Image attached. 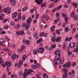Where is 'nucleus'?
<instances>
[{
    "label": "nucleus",
    "mask_w": 78,
    "mask_h": 78,
    "mask_svg": "<svg viewBox=\"0 0 78 78\" xmlns=\"http://www.w3.org/2000/svg\"><path fill=\"white\" fill-rule=\"evenodd\" d=\"M23 60H21L18 63L20 64V65H21V66H22V65H23Z\"/></svg>",
    "instance_id": "26"
},
{
    "label": "nucleus",
    "mask_w": 78,
    "mask_h": 78,
    "mask_svg": "<svg viewBox=\"0 0 78 78\" xmlns=\"http://www.w3.org/2000/svg\"><path fill=\"white\" fill-rule=\"evenodd\" d=\"M20 66H21V65L19 64V63H17V67L18 68H20Z\"/></svg>",
    "instance_id": "50"
},
{
    "label": "nucleus",
    "mask_w": 78,
    "mask_h": 78,
    "mask_svg": "<svg viewBox=\"0 0 78 78\" xmlns=\"http://www.w3.org/2000/svg\"><path fill=\"white\" fill-rule=\"evenodd\" d=\"M9 28V27L7 25L6 26H5L4 27V29H8V28Z\"/></svg>",
    "instance_id": "45"
},
{
    "label": "nucleus",
    "mask_w": 78,
    "mask_h": 78,
    "mask_svg": "<svg viewBox=\"0 0 78 78\" xmlns=\"http://www.w3.org/2000/svg\"><path fill=\"white\" fill-rule=\"evenodd\" d=\"M56 17H58L59 16V13H57L56 14Z\"/></svg>",
    "instance_id": "55"
},
{
    "label": "nucleus",
    "mask_w": 78,
    "mask_h": 78,
    "mask_svg": "<svg viewBox=\"0 0 78 78\" xmlns=\"http://www.w3.org/2000/svg\"><path fill=\"white\" fill-rule=\"evenodd\" d=\"M20 24L19 23H18L16 25V26H15L14 27V28L16 30H18V29H19L20 28Z\"/></svg>",
    "instance_id": "9"
},
{
    "label": "nucleus",
    "mask_w": 78,
    "mask_h": 78,
    "mask_svg": "<svg viewBox=\"0 0 78 78\" xmlns=\"http://www.w3.org/2000/svg\"><path fill=\"white\" fill-rule=\"evenodd\" d=\"M76 31V28H74L73 29V31L72 32V34H73V33H74Z\"/></svg>",
    "instance_id": "51"
},
{
    "label": "nucleus",
    "mask_w": 78,
    "mask_h": 78,
    "mask_svg": "<svg viewBox=\"0 0 78 78\" xmlns=\"http://www.w3.org/2000/svg\"><path fill=\"white\" fill-rule=\"evenodd\" d=\"M71 39H72V37H70L68 38V41L69 42H70V41H71Z\"/></svg>",
    "instance_id": "49"
},
{
    "label": "nucleus",
    "mask_w": 78,
    "mask_h": 78,
    "mask_svg": "<svg viewBox=\"0 0 78 78\" xmlns=\"http://www.w3.org/2000/svg\"><path fill=\"white\" fill-rule=\"evenodd\" d=\"M41 26L42 28H43V27H44V28H46V27H47V25L45 24V23H42L41 25Z\"/></svg>",
    "instance_id": "14"
},
{
    "label": "nucleus",
    "mask_w": 78,
    "mask_h": 78,
    "mask_svg": "<svg viewBox=\"0 0 78 78\" xmlns=\"http://www.w3.org/2000/svg\"><path fill=\"white\" fill-rule=\"evenodd\" d=\"M74 16H75V12H73L71 15V18H73L74 17Z\"/></svg>",
    "instance_id": "21"
},
{
    "label": "nucleus",
    "mask_w": 78,
    "mask_h": 78,
    "mask_svg": "<svg viewBox=\"0 0 78 78\" xmlns=\"http://www.w3.org/2000/svg\"><path fill=\"white\" fill-rule=\"evenodd\" d=\"M76 51L77 52H78V46H77L76 48Z\"/></svg>",
    "instance_id": "64"
},
{
    "label": "nucleus",
    "mask_w": 78,
    "mask_h": 78,
    "mask_svg": "<svg viewBox=\"0 0 78 78\" xmlns=\"http://www.w3.org/2000/svg\"><path fill=\"white\" fill-rule=\"evenodd\" d=\"M7 10H8V7H7V8H5L3 10V11H4V12H7Z\"/></svg>",
    "instance_id": "34"
},
{
    "label": "nucleus",
    "mask_w": 78,
    "mask_h": 78,
    "mask_svg": "<svg viewBox=\"0 0 78 78\" xmlns=\"http://www.w3.org/2000/svg\"><path fill=\"white\" fill-rule=\"evenodd\" d=\"M11 66V64L10 62H9L8 64V67H10Z\"/></svg>",
    "instance_id": "62"
},
{
    "label": "nucleus",
    "mask_w": 78,
    "mask_h": 78,
    "mask_svg": "<svg viewBox=\"0 0 78 78\" xmlns=\"http://www.w3.org/2000/svg\"><path fill=\"white\" fill-rule=\"evenodd\" d=\"M61 39V37H57V38H56V41L57 42H59V40Z\"/></svg>",
    "instance_id": "23"
},
{
    "label": "nucleus",
    "mask_w": 78,
    "mask_h": 78,
    "mask_svg": "<svg viewBox=\"0 0 78 78\" xmlns=\"http://www.w3.org/2000/svg\"><path fill=\"white\" fill-rule=\"evenodd\" d=\"M4 40L3 39H0V45H2L4 43Z\"/></svg>",
    "instance_id": "13"
},
{
    "label": "nucleus",
    "mask_w": 78,
    "mask_h": 78,
    "mask_svg": "<svg viewBox=\"0 0 78 78\" xmlns=\"http://www.w3.org/2000/svg\"><path fill=\"white\" fill-rule=\"evenodd\" d=\"M34 36L35 39H36L37 40L38 39V35L37 34V33H35L34 34Z\"/></svg>",
    "instance_id": "12"
},
{
    "label": "nucleus",
    "mask_w": 78,
    "mask_h": 78,
    "mask_svg": "<svg viewBox=\"0 0 78 78\" xmlns=\"http://www.w3.org/2000/svg\"><path fill=\"white\" fill-rule=\"evenodd\" d=\"M72 5L73 6H75V8H77L78 5H77V4H76V3H72Z\"/></svg>",
    "instance_id": "25"
},
{
    "label": "nucleus",
    "mask_w": 78,
    "mask_h": 78,
    "mask_svg": "<svg viewBox=\"0 0 78 78\" xmlns=\"http://www.w3.org/2000/svg\"><path fill=\"white\" fill-rule=\"evenodd\" d=\"M28 9V6H25L23 8L22 10L23 11H26L27 9Z\"/></svg>",
    "instance_id": "24"
},
{
    "label": "nucleus",
    "mask_w": 78,
    "mask_h": 78,
    "mask_svg": "<svg viewBox=\"0 0 78 78\" xmlns=\"http://www.w3.org/2000/svg\"><path fill=\"white\" fill-rule=\"evenodd\" d=\"M39 67L40 66L39 65V64H37L36 65L35 67H36V69H39Z\"/></svg>",
    "instance_id": "37"
},
{
    "label": "nucleus",
    "mask_w": 78,
    "mask_h": 78,
    "mask_svg": "<svg viewBox=\"0 0 78 78\" xmlns=\"http://www.w3.org/2000/svg\"><path fill=\"white\" fill-rule=\"evenodd\" d=\"M55 60H53L55 65H59L61 62L60 55H56L55 57Z\"/></svg>",
    "instance_id": "2"
},
{
    "label": "nucleus",
    "mask_w": 78,
    "mask_h": 78,
    "mask_svg": "<svg viewBox=\"0 0 78 78\" xmlns=\"http://www.w3.org/2000/svg\"><path fill=\"white\" fill-rule=\"evenodd\" d=\"M66 67H67L66 68H67V69H69V68L70 67V66H71V63H68L66 64Z\"/></svg>",
    "instance_id": "19"
},
{
    "label": "nucleus",
    "mask_w": 78,
    "mask_h": 78,
    "mask_svg": "<svg viewBox=\"0 0 78 78\" xmlns=\"http://www.w3.org/2000/svg\"><path fill=\"white\" fill-rule=\"evenodd\" d=\"M58 23V20H54V23L55 24H56Z\"/></svg>",
    "instance_id": "57"
},
{
    "label": "nucleus",
    "mask_w": 78,
    "mask_h": 78,
    "mask_svg": "<svg viewBox=\"0 0 78 78\" xmlns=\"http://www.w3.org/2000/svg\"><path fill=\"white\" fill-rule=\"evenodd\" d=\"M1 33V34H5V33H6V32L5 31H2Z\"/></svg>",
    "instance_id": "56"
},
{
    "label": "nucleus",
    "mask_w": 78,
    "mask_h": 78,
    "mask_svg": "<svg viewBox=\"0 0 78 78\" xmlns=\"http://www.w3.org/2000/svg\"><path fill=\"white\" fill-rule=\"evenodd\" d=\"M30 72H33V69H29L28 70L27 69H26L24 70V73H23V78H27V76H28L29 74H30Z\"/></svg>",
    "instance_id": "3"
},
{
    "label": "nucleus",
    "mask_w": 78,
    "mask_h": 78,
    "mask_svg": "<svg viewBox=\"0 0 78 78\" xmlns=\"http://www.w3.org/2000/svg\"><path fill=\"white\" fill-rule=\"evenodd\" d=\"M67 76V74L66 73H65L62 77V78H66Z\"/></svg>",
    "instance_id": "27"
},
{
    "label": "nucleus",
    "mask_w": 78,
    "mask_h": 78,
    "mask_svg": "<svg viewBox=\"0 0 78 78\" xmlns=\"http://www.w3.org/2000/svg\"><path fill=\"white\" fill-rule=\"evenodd\" d=\"M66 45L65 44H63V50H65V49L66 48Z\"/></svg>",
    "instance_id": "47"
},
{
    "label": "nucleus",
    "mask_w": 78,
    "mask_h": 78,
    "mask_svg": "<svg viewBox=\"0 0 78 78\" xmlns=\"http://www.w3.org/2000/svg\"><path fill=\"white\" fill-rule=\"evenodd\" d=\"M76 65V63H75V62H74L72 64V67H74V66H75Z\"/></svg>",
    "instance_id": "53"
},
{
    "label": "nucleus",
    "mask_w": 78,
    "mask_h": 78,
    "mask_svg": "<svg viewBox=\"0 0 78 78\" xmlns=\"http://www.w3.org/2000/svg\"><path fill=\"white\" fill-rule=\"evenodd\" d=\"M44 78H48V75L46 73H45L44 75Z\"/></svg>",
    "instance_id": "32"
},
{
    "label": "nucleus",
    "mask_w": 78,
    "mask_h": 78,
    "mask_svg": "<svg viewBox=\"0 0 78 78\" xmlns=\"http://www.w3.org/2000/svg\"><path fill=\"white\" fill-rule=\"evenodd\" d=\"M17 13L15 12L14 13H13L12 15V17L14 19H15L16 17L17 16Z\"/></svg>",
    "instance_id": "18"
},
{
    "label": "nucleus",
    "mask_w": 78,
    "mask_h": 78,
    "mask_svg": "<svg viewBox=\"0 0 78 78\" xmlns=\"http://www.w3.org/2000/svg\"><path fill=\"white\" fill-rule=\"evenodd\" d=\"M22 19L23 20H25L26 19V18L25 17V15H23L22 17Z\"/></svg>",
    "instance_id": "39"
},
{
    "label": "nucleus",
    "mask_w": 78,
    "mask_h": 78,
    "mask_svg": "<svg viewBox=\"0 0 78 78\" xmlns=\"http://www.w3.org/2000/svg\"><path fill=\"white\" fill-rule=\"evenodd\" d=\"M56 8H55L54 9H52V12H55L56 11Z\"/></svg>",
    "instance_id": "42"
},
{
    "label": "nucleus",
    "mask_w": 78,
    "mask_h": 78,
    "mask_svg": "<svg viewBox=\"0 0 78 78\" xmlns=\"http://www.w3.org/2000/svg\"><path fill=\"white\" fill-rule=\"evenodd\" d=\"M64 8H68V6H67V5L65 4L64 5Z\"/></svg>",
    "instance_id": "60"
},
{
    "label": "nucleus",
    "mask_w": 78,
    "mask_h": 78,
    "mask_svg": "<svg viewBox=\"0 0 78 78\" xmlns=\"http://www.w3.org/2000/svg\"><path fill=\"white\" fill-rule=\"evenodd\" d=\"M23 41L24 44H26L27 45H28L30 44V41L29 40H26L25 39H23Z\"/></svg>",
    "instance_id": "6"
},
{
    "label": "nucleus",
    "mask_w": 78,
    "mask_h": 78,
    "mask_svg": "<svg viewBox=\"0 0 78 78\" xmlns=\"http://www.w3.org/2000/svg\"><path fill=\"white\" fill-rule=\"evenodd\" d=\"M32 67V69H34L36 68V66H35V65H33Z\"/></svg>",
    "instance_id": "61"
},
{
    "label": "nucleus",
    "mask_w": 78,
    "mask_h": 78,
    "mask_svg": "<svg viewBox=\"0 0 78 78\" xmlns=\"http://www.w3.org/2000/svg\"><path fill=\"white\" fill-rule=\"evenodd\" d=\"M27 56L25 55H24L23 56V60H24V59H27Z\"/></svg>",
    "instance_id": "28"
},
{
    "label": "nucleus",
    "mask_w": 78,
    "mask_h": 78,
    "mask_svg": "<svg viewBox=\"0 0 78 78\" xmlns=\"http://www.w3.org/2000/svg\"><path fill=\"white\" fill-rule=\"evenodd\" d=\"M65 32H67V31H69V28L68 27H65Z\"/></svg>",
    "instance_id": "30"
},
{
    "label": "nucleus",
    "mask_w": 78,
    "mask_h": 78,
    "mask_svg": "<svg viewBox=\"0 0 78 78\" xmlns=\"http://www.w3.org/2000/svg\"><path fill=\"white\" fill-rule=\"evenodd\" d=\"M16 34L18 36H20V31L19 32H16Z\"/></svg>",
    "instance_id": "41"
},
{
    "label": "nucleus",
    "mask_w": 78,
    "mask_h": 78,
    "mask_svg": "<svg viewBox=\"0 0 78 78\" xmlns=\"http://www.w3.org/2000/svg\"><path fill=\"white\" fill-rule=\"evenodd\" d=\"M55 26H52L51 28V32H54V31H55Z\"/></svg>",
    "instance_id": "16"
},
{
    "label": "nucleus",
    "mask_w": 78,
    "mask_h": 78,
    "mask_svg": "<svg viewBox=\"0 0 78 78\" xmlns=\"http://www.w3.org/2000/svg\"><path fill=\"white\" fill-rule=\"evenodd\" d=\"M12 5H14V4H15V3H16V1L15 0H13L12 2Z\"/></svg>",
    "instance_id": "43"
},
{
    "label": "nucleus",
    "mask_w": 78,
    "mask_h": 78,
    "mask_svg": "<svg viewBox=\"0 0 78 78\" xmlns=\"http://www.w3.org/2000/svg\"><path fill=\"white\" fill-rule=\"evenodd\" d=\"M63 71H64L65 73H66V74H67V70L66 69V68H64L63 69Z\"/></svg>",
    "instance_id": "31"
},
{
    "label": "nucleus",
    "mask_w": 78,
    "mask_h": 78,
    "mask_svg": "<svg viewBox=\"0 0 78 78\" xmlns=\"http://www.w3.org/2000/svg\"><path fill=\"white\" fill-rule=\"evenodd\" d=\"M65 42H67V41H68V37H66L65 39Z\"/></svg>",
    "instance_id": "58"
},
{
    "label": "nucleus",
    "mask_w": 78,
    "mask_h": 78,
    "mask_svg": "<svg viewBox=\"0 0 78 78\" xmlns=\"http://www.w3.org/2000/svg\"><path fill=\"white\" fill-rule=\"evenodd\" d=\"M12 53V52L11 51H9V55L10 56V55H11Z\"/></svg>",
    "instance_id": "52"
},
{
    "label": "nucleus",
    "mask_w": 78,
    "mask_h": 78,
    "mask_svg": "<svg viewBox=\"0 0 78 78\" xmlns=\"http://www.w3.org/2000/svg\"><path fill=\"white\" fill-rule=\"evenodd\" d=\"M22 50H21V49H18V50L17 51L18 53H20V52H21V51H22Z\"/></svg>",
    "instance_id": "63"
},
{
    "label": "nucleus",
    "mask_w": 78,
    "mask_h": 78,
    "mask_svg": "<svg viewBox=\"0 0 78 78\" xmlns=\"http://www.w3.org/2000/svg\"><path fill=\"white\" fill-rule=\"evenodd\" d=\"M39 17V15L38 14V13H36V19H37Z\"/></svg>",
    "instance_id": "48"
},
{
    "label": "nucleus",
    "mask_w": 78,
    "mask_h": 78,
    "mask_svg": "<svg viewBox=\"0 0 78 78\" xmlns=\"http://www.w3.org/2000/svg\"><path fill=\"white\" fill-rule=\"evenodd\" d=\"M56 33L58 34H61V33H60V32L59 31V30H57L56 31Z\"/></svg>",
    "instance_id": "35"
},
{
    "label": "nucleus",
    "mask_w": 78,
    "mask_h": 78,
    "mask_svg": "<svg viewBox=\"0 0 78 78\" xmlns=\"http://www.w3.org/2000/svg\"><path fill=\"white\" fill-rule=\"evenodd\" d=\"M47 16H48V15H47V14H44L43 15V16H44V18H45L47 17Z\"/></svg>",
    "instance_id": "54"
},
{
    "label": "nucleus",
    "mask_w": 78,
    "mask_h": 78,
    "mask_svg": "<svg viewBox=\"0 0 78 78\" xmlns=\"http://www.w3.org/2000/svg\"><path fill=\"white\" fill-rule=\"evenodd\" d=\"M74 19L75 20H77V19H78V16H75Z\"/></svg>",
    "instance_id": "46"
},
{
    "label": "nucleus",
    "mask_w": 78,
    "mask_h": 78,
    "mask_svg": "<svg viewBox=\"0 0 78 78\" xmlns=\"http://www.w3.org/2000/svg\"><path fill=\"white\" fill-rule=\"evenodd\" d=\"M20 34H21L22 36H23L24 34H25V33L24 31L23 30H20Z\"/></svg>",
    "instance_id": "20"
},
{
    "label": "nucleus",
    "mask_w": 78,
    "mask_h": 78,
    "mask_svg": "<svg viewBox=\"0 0 78 78\" xmlns=\"http://www.w3.org/2000/svg\"><path fill=\"white\" fill-rule=\"evenodd\" d=\"M23 73V72L22 71H20L19 73L20 76H22V74Z\"/></svg>",
    "instance_id": "36"
},
{
    "label": "nucleus",
    "mask_w": 78,
    "mask_h": 78,
    "mask_svg": "<svg viewBox=\"0 0 78 78\" xmlns=\"http://www.w3.org/2000/svg\"><path fill=\"white\" fill-rule=\"evenodd\" d=\"M55 55H60L61 54H60V52L59 50H56L55 52Z\"/></svg>",
    "instance_id": "11"
},
{
    "label": "nucleus",
    "mask_w": 78,
    "mask_h": 78,
    "mask_svg": "<svg viewBox=\"0 0 78 78\" xmlns=\"http://www.w3.org/2000/svg\"><path fill=\"white\" fill-rule=\"evenodd\" d=\"M28 20H26L27 23L25 24V23H23L22 24V27L23 28L25 27V30H28L29 29V27H30V23L32 22V19L30 17L28 18Z\"/></svg>",
    "instance_id": "1"
},
{
    "label": "nucleus",
    "mask_w": 78,
    "mask_h": 78,
    "mask_svg": "<svg viewBox=\"0 0 78 78\" xmlns=\"http://www.w3.org/2000/svg\"><path fill=\"white\" fill-rule=\"evenodd\" d=\"M44 33L42 32L40 34V36H42L43 35H44Z\"/></svg>",
    "instance_id": "59"
},
{
    "label": "nucleus",
    "mask_w": 78,
    "mask_h": 78,
    "mask_svg": "<svg viewBox=\"0 0 78 78\" xmlns=\"http://www.w3.org/2000/svg\"><path fill=\"white\" fill-rule=\"evenodd\" d=\"M52 40L54 42H55L56 41V38H55V37H52Z\"/></svg>",
    "instance_id": "29"
},
{
    "label": "nucleus",
    "mask_w": 78,
    "mask_h": 78,
    "mask_svg": "<svg viewBox=\"0 0 78 78\" xmlns=\"http://www.w3.org/2000/svg\"><path fill=\"white\" fill-rule=\"evenodd\" d=\"M35 2L38 5H41L43 1L42 0H35Z\"/></svg>",
    "instance_id": "8"
},
{
    "label": "nucleus",
    "mask_w": 78,
    "mask_h": 78,
    "mask_svg": "<svg viewBox=\"0 0 78 78\" xmlns=\"http://www.w3.org/2000/svg\"><path fill=\"white\" fill-rule=\"evenodd\" d=\"M44 50L45 49L44 48H40L38 49L37 50L38 52L39 53H43L44 52Z\"/></svg>",
    "instance_id": "4"
},
{
    "label": "nucleus",
    "mask_w": 78,
    "mask_h": 78,
    "mask_svg": "<svg viewBox=\"0 0 78 78\" xmlns=\"http://www.w3.org/2000/svg\"><path fill=\"white\" fill-rule=\"evenodd\" d=\"M53 4L50 5L49 6V8H53Z\"/></svg>",
    "instance_id": "40"
},
{
    "label": "nucleus",
    "mask_w": 78,
    "mask_h": 78,
    "mask_svg": "<svg viewBox=\"0 0 78 78\" xmlns=\"http://www.w3.org/2000/svg\"><path fill=\"white\" fill-rule=\"evenodd\" d=\"M41 7H45V6H46V5H45V4H42L41 5Z\"/></svg>",
    "instance_id": "44"
},
{
    "label": "nucleus",
    "mask_w": 78,
    "mask_h": 78,
    "mask_svg": "<svg viewBox=\"0 0 78 78\" xmlns=\"http://www.w3.org/2000/svg\"><path fill=\"white\" fill-rule=\"evenodd\" d=\"M42 41H43V40L42 39V38H41L39 39V40H38L37 41V44H40V43H41V42H42Z\"/></svg>",
    "instance_id": "15"
},
{
    "label": "nucleus",
    "mask_w": 78,
    "mask_h": 78,
    "mask_svg": "<svg viewBox=\"0 0 78 78\" xmlns=\"http://www.w3.org/2000/svg\"><path fill=\"white\" fill-rule=\"evenodd\" d=\"M9 20L8 19H5L3 20L4 22H8Z\"/></svg>",
    "instance_id": "38"
},
{
    "label": "nucleus",
    "mask_w": 78,
    "mask_h": 78,
    "mask_svg": "<svg viewBox=\"0 0 78 78\" xmlns=\"http://www.w3.org/2000/svg\"><path fill=\"white\" fill-rule=\"evenodd\" d=\"M63 16L65 19V20L66 22L67 21V15L63 13Z\"/></svg>",
    "instance_id": "10"
},
{
    "label": "nucleus",
    "mask_w": 78,
    "mask_h": 78,
    "mask_svg": "<svg viewBox=\"0 0 78 78\" xmlns=\"http://www.w3.org/2000/svg\"><path fill=\"white\" fill-rule=\"evenodd\" d=\"M16 54H14L12 56V59L13 60H14V59H16Z\"/></svg>",
    "instance_id": "22"
},
{
    "label": "nucleus",
    "mask_w": 78,
    "mask_h": 78,
    "mask_svg": "<svg viewBox=\"0 0 78 78\" xmlns=\"http://www.w3.org/2000/svg\"><path fill=\"white\" fill-rule=\"evenodd\" d=\"M0 64L2 65L3 67H5V66L4 64V62H3V60L0 57Z\"/></svg>",
    "instance_id": "5"
},
{
    "label": "nucleus",
    "mask_w": 78,
    "mask_h": 78,
    "mask_svg": "<svg viewBox=\"0 0 78 78\" xmlns=\"http://www.w3.org/2000/svg\"><path fill=\"white\" fill-rule=\"evenodd\" d=\"M33 51H34V55H36V54H37V51L36 50L34 49L33 50Z\"/></svg>",
    "instance_id": "33"
},
{
    "label": "nucleus",
    "mask_w": 78,
    "mask_h": 78,
    "mask_svg": "<svg viewBox=\"0 0 78 78\" xmlns=\"http://www.w3.org/2000/svg\"><path fill=\"white\" fill-rule=\"evenodd\" d=\"M69 46L70 48H74L75 46V43L74 42H71L69 44Z\"/></svg>",
    "instance_id": "7"
},
{
    "label": "nucleus",
    "mask_w": 78,
    "mask_h": 78,
    "mask_svg": "<svg viewBox=\"0 0 78 78\" xmlns=\"http://www.w3.org/2000/svg\"><path fill=\"white\" fill-rule=\"evenodd\" d=\"M7 8L8 9L7 11V14H9L11 13V9L10 8H9V7H7Z\"/></svg>",
    "instance_id": "17"
}]
</instances>
